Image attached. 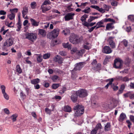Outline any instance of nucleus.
I'll use <instances>...</instances> for the list:
<instances>
[{
    "instance_id": "63",
    "label": "nucleus",
    "mask_w": 134,
    "mask_h": 134,
    "mask_svg": "<svg viewBox=\"0 0 134 134\" xmlns=\"http://www.w3.org/2000/svg\"><path fill=\"white\" fill-rule=\"evenodd\" d=\"M126 122L128 124V126L129 128H130V126L132 124L129 120H127L126 121Z\"/></svg>"
},
{
    "instance_id": "10",
    "label": "nucleus",
    "mask_w": 134,
    "mask_h": 134,
    "mask_svg": "<svg viewBox=\"0 0 134 134\" xmlns=\"http://www.w3.org/2000/svg\"><path fill=\"white\" fill-rule=\"evenodd\" d=\"M83 62H80L76 64L75 66L74 69L72 70V72H74L77 70H80L83 67Z\"/></svg>"
},
{
    "instance_id": "12",
    "label": "nucleus",
    "mask_w": 134,
    "mask_h": 134,
    "mask_svg": "<svg viewBox=\"0 0 134 134\" xmlns=\"http://www.w3.org/2000/svg\"><path fill=\"white\" fill-rule=\"evenodd\" d=\"M112 51L111 48L108 46H105L102 50V52L103 53L107 54L111 53Z\"/></svg>"
},
{
    "instance_id": "36",
    "label": "nucleus",
    "mask_w": 134,
    "mask_h": 134,
    "mask_svg": "<svg viewBox=\"0 0 134 134\" xmlns=\"http://www.w3.org/2000/svg\"><path fill=\"white\" fill-rule=\"evenodd\" d=\"M104 23V22L102 19L100 21L97 23L96 24V25L98 26H103L102 27H104L105 26L102 25Z\"/></svg>"
},
{
    "instance_id": "21",
    "label": "nucleus",
    "mask_w": 134,
    "mask_h": 134,
    "mask_svg": "<svg viewBox=\"0 0 134 134\" xmlns=\"http://www.w3.org/2000/svg\"><path fill=\"white\" fill-rule=\"evenodd\" d=\"M22 12L23 16L24 18L28 13V8L27 7H25L23 8Z\"/></svg>"
},
{
    "instance_id": "2",
    "label": "nucleus",
    "mask_w": 134,
    "mask_h": 134,
    "mask_svg": "<svg viewBox=\"0 0 134 134\" xmlns=\"http://www.w3.org/2000/svg\"><path fill=\"white\" fill-rule=\"evenodd\" d=\"M69 41L73 44H77L80 42V40L76 35L72 34H71L70 37Z\"/></svg>"
},
{
    "instance_id": "11",
    "label": "nucleus",
    "mask_w": 134,
    "mask_h": 134,
    "mask_svg": "<svg viewBox=\"0 0 134 134\" xmlns=\"http://www.w3.org/2000/svg\"><path fill=\"white\" fill-rule=\"evenodd\" d=\"M75 14L72 13H68L65 16L64 18L65 21H69L72 19L75 15Z\"/></svg>"
},
{
    "instance_id": "31",
    "label": "nucleus",
    "mask_w": 134,
    "mask_h": 134,
    "mask_svg": "<svg viewBox=\"0 0 134 134\" xmlns=\"http://www.w3.org/2000/svg\"><path fill=\"white\" fill-rule=\"evenodd\" d=\"M62 33L65 35H66L69 34L70 32V30L69 29H66L63 31Z\"/></svg>"
},
{
    "instance_id": "34",
    "label": "nucleus",
    "mask_w": 134,
    "mask_h": 134,
    "mask_svg": "<svg viewBox=\"0 0 134 134\" xmlns=\"http://www.w3.org/2000/svg\"><path fill=\"white\" fill-rule=\"evenodd\" d=\"M88 17V15L86 14H84L83 15L81 18V20L82 22L85 21L86 20V18Z\"/></svg>"
},
{
    "instance_id": "29",
    "label": "nucleus",
    "mask_w": 134,
    "mask_h": 134,
    "mask_svg": "<svg viewBox=\"0 0 134 134\" xmlns=\"http://www.w3.org/2000/svg\"><path fill=\"white\" fill-rule=\"evenodd\" d=\"M104 23L105 22H112L115 23V21L114 19L110 18H105L103 19Z\"/></svg>"
},
{
    "instance_id": "13",
    "label": "nucleus",
    "mask_w": 134,
    "mask_h": 134,
    "mask_svg": "<svg viewBox=\"0 0 134 134\" xmlns=\"http://www.w3.org/2000/svg\"><path fill=\"white\" fill-rule=\"evenodd\" d=\"M90 7L96 9L102 13H104L105 12V10L104 9L102 8H100L98 6L92 5L90 6Z\"/></svg>"
},
{
    "instance_id": "16",
    "label": "nucleus",
    "mask_w": 134,
    "mask_h": 134,
    "mask_svg": "<svg viewBox=\"0 0 134 134\" xmlns=\"http://www.w3.org/2000/svg\"><path fill=\"white\" fill-rule=\"evenodd\" d=\"M30 21L32 26L35 27H37L38 26L39 22L37 21L35 19L31 18L30 19Z\"/></svg>"
},
{
    "instance_id": "59",
    "label": "nucleus",
    "mask_w": 134,
    "mask_h": 134,
    "mask_svg": "<svg viewBox=\"0 0 134 134\" xmlns=\"http://www.w3.org/2000/svg\"><path fill=\"white\" fill-rule=\"evenodd\" d=\"M91 4H94L97 3V0H90Z\"/></svg>"
},
{
    "instance_id": "19",
    "label": "nucleus",
    "mask_w": 134,
    "mask_h": 134,
    "mask_svg": "<svg viewBox=\"0 0 134 134\" xmlns=\"http://www.w3.org/2000/svg\"><path fill=\"white\" fill-rule=\"evenodd\" d=\"M62 45L63 47L65 48H68V49H70L71 48V44H69V43H63Z\"/></svg>"
},
{
    "instance_id": "8",
    "label": "nucleus",
    "mask_w": 134,
    "mask_h": 134,
    "mask_svg": "<svg viewBox=\"0 0 134 134\" xmlns=\"http://www.w3.org/2000/svg\"><path fill=\"white\" fill-rule=\"evenodd\" d=\"M14 42L13 39L12 38H10L7 39L5 42L4 43V45L7 47H9L13 44Z\"/></svg>"
},
{
    "instance_id": "51",
    "label": "nucleus",
    "mask_w": 134,
    "mask_h": 134,
    "mask_svg": "<svg viewBox=\"0 0 134 134\" xmlns=\"http://www.w3.org/2000/svg\"><path fill=\"white\" fill-rule=\"evenodd\" d=\"M85 52V49H81L79 52V54L80 55H82Z\"/></svg>"
},
{
    "instance_id": "53",
    "label": "nucleus",
    "mask_w": 134,
    "mask_h": 134,
    "mask_svg": "<svg viewBox=\"0 0 134 134\" xmlns=\"http://www.w3.org/2000/svg\"><path fill=\"white\" fill-rule=\"evenodd\" d=\"M111 87L113 89L114 91H116L118 89V87L116 86H114V84H113V85H111Z\"/></svg>"
},
{
    "instance_id": "25",
    "label": "nucleus",
    "mask_w": 134,
    "mask_h": 134,
    "mask_svg": "<svg viewBox=\"0 0 134 134\" xmlns=\"http://www.w3.org/2000/svg\"><path fill=\"white\" fill-rule=\"evenodd\" d=\"M64 111L66 112H70L71 111V107L68 105H66L64 106Z\"/></svg>"
},
{
    "instance_id": "7",
    "label": "nucleus",
    "mask_w": 134,
    "mask_h": 134,
    "mask_svg": "<svg viewBox=\"0 0 134 134\" xmlns=\"http://www.w3.org/2000/svg\"><path fill=\"white\" fill-rule=\"evenodd\" d=\"M53 61L57 62L59 64H61L64 60V59L59 55H57L55 56L53 59Z\"/></svg>"
},
{
    "instance_id": "14",
    "label": "nucleus",
    "mask_w": 134,
    "mask_h": 134,
    "mask_svg": "<svg viewBox=\"0 0 134 134\" xmlns=\"http://www.w3.org/2000/svg\"><path fill=\"white\" fill-rule=\"evenodd\" d=\"M51 8V7L50 6H46V5L43 6V5H41L40 9L42 10L43 13H45L46 11L50 10Z\"/></svg>"
},
{
    "instance_id": "46",
    "label": "nucleus",
    "mask_w": 134,
    "mask_h": 134,
    "mask_svg": "<svg viewBox=\"0 0 134 134\" xmlns=\"http://www.w3.org/2000/svg\"><path fill=\"white\" fill-rule=\"evenodd\" d=\"M59 86V83L53 84L52 85V88L53 89H56Z\"/></svg>"
},
{
    "instance_id": "9",
    "label": "nucleus",
    "mask_w": 134,
    "mask_h": 134,
    "mask_svg": "<svg viewBox=\"0 0 134 134\" xmlns=\"http://www.w3.org/2000/svg\"><path fill=\"white\" fill-rule=\"evenodd\" d=\"M114 38L110 37H109L108 40L109 44L112 48L114 49L116 47V45L115 42L113 40Z\"/></svg>"
},
{
    "instance_id": "58",
    "label": "nucleus",
    "mask_w": 134,
    "mask_h": 134,
    "mask_svg": "<svg viewBox=\"0 0 134 134\" xmlns=\"http://www.w3.org/2000/svg\"><path fill=\"white\" fill-rule=\"evenodd\" d=\"M122 77L121 76H118L116 77V79L119 81H122Z\"/></svg>"
},
{
    "instance_id": "57",
    "label": "nucleus",
    "mask_w": 134,
    "mask_h": 134,
    "mask_svg": "<svg viewBox=\"0 0 134 134\" xmlns=\"http://www.w3.org/2000/svg\"><path fill=\"white\" fill-rule=\"evenodd\" d=\"M72 6V4H70L69 5H68L67 6V8L69 10V11H71L73 10V8H71V7Z\"/></svg>"
},
{
    "instance_id": "61",
    "label": "nucleus",
    "mask_w": 134,
    "mask_h": 134,
    "mask_svg": "<svg viewBox=\"0 0 134 134\" xmlns=\"http://www.w3.org/2000/svg\"><path fill=\"white\" fill-rule=\"evenodd\" d=\"M109 81V82L108 83V84L110 85H113L112 84V83L114 81V79L113 78H111V79H109L108 80Z\"/></svg>"
},
{
    "instance_id": "52",
    "label": "nucleus",
    "mask_w": 134,
    "mask_h": 134,
    "mask_svg": "<svg viewBox=\"0 0 134 134\" xmlns=\"http://www.w3.org/2000/svg\"><path fill=\"white\" fill-rule=\"evenodd\" d=\"M130 79L126 76L122 77V81L123 82H127L129 81Z\"/></svg>"
},
{
    "instance_id": "6",
    "label": "nucleus",
    "mask_w": 134,
    "mask_h": 134,
    "mask_svg": "<svg viewBox=\"0 0 134 134\" xmlns=\"http://www.w3.org/2000/svg\"><path fill=\"white\" fill-rule=\"evenodd\" d=\"M37 37V34L35 33H28L26 35V38L32 42L35 40Z\"/></svg>"
},
{
    "instance_id": "43",
    "label": "nucleus",
    "mask_w": 134,
    "mask_h": 134,
    "mask_svg": "<svg viewBox=\"0 0 134 134\" xmlns=\"http://www.w3.org/2000/svg\"><path fill=\"white\" fill-rule=\"evenodd\" d=\"M50 56V54L49 53H47L44 54L43 56V58L44 59H46L49 58Z\"/></svg>"
},
{
    "instance_id": "32",
    "label": "nucleus",
    "mask_w": 134,
    "mask_h": 134,
    "mask_svg": "<svg viewBox=\"0 0 134 134\" xmlns=\"http://www.w3.org/2000/svg\"><path fill=\"white\" fill-rule=\"evenodd\" d=\"M7 16L10 20H13L15 18V14L11 13V14H8Z\"/></svg>"
},
{
    "instance_id": "22",
    "label": "nucleus",
    "mask_w": 134,
    "mask_h": 134,
    "mask_svg": "<svg viewBox=\"0 0 134 134\" xmlns=\"http://www.w3.org/2000/svg\"><path fill=\"white\" fill-rule=\"evenodd\" d=\"M38 35H41L43 37H44L46 35V32L43 29H40L38 31Z\"/></svg>"
},
{
    "instance_id": "15",
    "label": "nucleus",
    "mask_w": 134,
    "mask_h": 134,
    "mask_svg": "<svg viewBox=\"0 0 134 134\" xmlns=\"http://www.w3.org/2000/svg\"><path fill=\"white\" fill-rule=\"evenodd\" d=\"M78 96L76 93L72 94L71 97V99L73 102L75 103L76 102Z\"/></svg>"
},
{
    "instance_id": "30",
    "label": "nucleus",
    "mask_w": 134,
    "mask_h": 134,
    "mask_svg": "<svg viewBox=\"0 0 134 134\" xmlns=\"http://www.w3.org/2000/svg\"><path fill=\"white\" fill-rule=\"evenodd\" d=\"M5 24L8 27H13L14 26V24L12 22H11L10 23H9L8 21H5Z\"/></svg>"
},
{
    "instance_id": "39",
    "label": "nucleus",
    "mask_w": 134,
    "mask_h": 134,
    "mask_svg": "<svg viewBox=\"0 0 134 134\" xmlns=\"http://www.w3.org/2000/svg\"><path fill=\"white\" fill-rule=\"evenodd\" d=\"M51 4V2L49 0H45L41 5H43V6L46 5H47L49 4Z\"/></svg>"
},
{
    "instance_id": "33",
    "label": "nucleus",
    "mask_w": 134,
    "mask_h": 134,
    "mask_svg": "<svg viewBox=\"0 0 134 134\" xmlns=\"http://www.w3.org/2000/svg\"><path fill=\"white\" fill-rule=\"evenodd\" d=\"M99 18L98 16H90L89 19H88V22L90 23L93 20L97 19Z\"/></svg>"
},
{
    "instance_id": "1",
    "label": "nucleus",
    "mask_w": 134,
    "mask_h": 134,
    "mask_svg": "<svg viewBox=\"0 0 134 134\" xmlns=\"http://www.w3.org/2000/svg\"><path fill=\"white\" fill-rule=\"evenodd\" d=\"M76 110L74 115L76 116H79L82 114L84 110V108L82 105H78L76 106L74 108Z\"/></svg>"
},
{
    "instance_id": "20",
    "label": "nucleus",
    "mask_w": 134,
    "mask_h": 134,
    "mask_svg": "<svg viewBox=\"0 0 134 134\" xmlns=\"http://www.w3.org/2000/svg\"><path fill=\"white\" fill-rule=\"evenodd\" d=\"M126 116L125 114L122 113L120 115L119 120L120 122H122L126 118Z\"/></svg>"
},
{
    "instance_id": "40",
    "label": "nucleus",
    "mask_w": 134,
    "mask_h": 134,
    "mask_svg": "<svg viewBox=\"0 0 134 134\" xmlns=\"http://www.w3.org/2000/svg\"><path fill=\"white\" fill-rule=\"evenodd\" d=\"M121 43L125 47H126L127 46L128 42L127 40L124 39L121 42Z\"/></svg>"
},
{
    "instance_id": "54",
    "label": "nucleus",
    "mask_w": 134,
    "mask_h": 134,
    "mask_svg": "<svg viewBox=\"0 0 134 134\" xmlns=\"http://www.w3.org/2000/svg\"><path fill=\"white\" fill-rule=\"evenodd\" d=\"M3 111L6 114L8 115L10 114V111L7 108H5L3 109Z\"/></svg>"
},
{
    "instance_id": "17",
    "label": "nucleus",
    "mask_w": 134,
    "mask_h": 134,
    "mask_svg": "<svg viewBox=\"0 0 134 134\" xmlns=\"http://www.w3.org/2000/svg\"><path fill=\"white\" fill-rule=\"evenodd\" d=\"M114 22L111 23L107 24L106 27V30H109L110 29H112L114 28L113 24Z\"/></svg>"
},
{
    "instance_id": "5",
    "label": "nucleus",
    "mask_w": 134,
    "mask_h": 134,
    "mask_svg": "<svg viewBox=\"0 0 134 134\" xmlns=\"http://www.w3.org/2000/svg\"><path fill=\"white\" fill-rule=\"evenodd\" d=\"M123 63L122 61L119 58L115 59L114 61L113 67L116 69H120L121 68Z\"/></svg>"
},
{
    "instance_id": "60",
    "label": "nucleus",
    "mask_w": 134,
    "mask_h": 134,
    "mask_svg": "<svg viewBox=\"0 0 134 134\" xmlns=\"http://www.w3.org/2000/svg\"><path fill=\"white\" fill-rule=\"evenodd\" d=\"M52 12L54 13H58V14H60V12L58 11L57 10L53 9L52 10Z\"/></svg>"
},
{
    "instance_id": "42",
    "label": "nucleus",
    "mask_w": 134,
    "mask_h": 134,
    "mask_svg": "<svg viewBox=\"0 0 134 134\" xmlns=\"http://www.w3.org/2000/svg\"><path fill=\"white\" fill-rule=\"evenodd\" d=\"M102 126L101 124L98 123L96 125L95 128L98 130L99 129H102Z\"/></svg>"
},
{
    "instance_id": "28",
    "label": "nucleus",
    "mask_w": 134,
    "mask_h": 134,
    "mask_svg": "<svg viewBox=\"0 0 134 134\" xmlns=\"http://www.w3.org/2000/svg\"><path fill=\"white\" fill-rule=\"evenodd\" d=\"M37 60L38 63H41L42 60V56L41 54H36Z\"/></svg>"
},
{
    "instance_id": "56",
    "label": "nucleus",
    "mask_w": 134,
    "mask_h": 134,
    "mask_svg": "<svg viewBox=\"0 0 134 134\" xmlns=\"http://www.w3.org/2000/svg\"><path fill=\"white\" fill-rule=\"evenodd\" d=\"M59 54L62 56H65L66 55V53L64 51H62L60 52Z\"/></svg>"
},
{
    "instance_id": "64",
    "label": "nucleus",
    "mask_w": 134,
    "mask_h": 134,
    "mask_svg": "<svg viewBox=\"0 0 134 134\" xmlns=\"http://www.w3.org/2000/svg\"><path fill=\"white\" fill-rule=\"evenodd\" d=\"M97 131L96 129L94 128L91 131V134H96L97 133Z\"/></svg>"
},
{
    "instance_id": "18",
    "label": "nucleus",
    "mask_w": 134,
    "mask_h": 134,
    "mask_svg": "<svg viewBox=\"0 0 134 134\" xmlns=\"http://www.w3.org/2000/svg\"><path fill=\"white\" fill-rule=\"evenodd\" d=\"M82 46L83 48L87 50H89L91 48V44L87 42L84 43L83 45Z\"/></svg>"
},
{
    "instance_id": "27",
    "label": "nucleus",
    "mask_w": 134,
    "mask_h": 134,
    "mask_svg": "<svg viewBox=\"0 0 134 134\" xmlns=\"http://www.w3.org/2000/svg\"><path fill=\"white\" fill-rule=\"evenodd\" d=\"M31 82L32 84L34 85L37 84L40 82V80L38 78L35 79L31 80Z\"/></svg>"
},
{
    "instance_id": "50",
    "label": "nucleus",
    "mask_w": 134,
    "mask_h": 134,
    "mask_svg": "<svg viewBox=\"0 0 134 134\" xmlns=\"http://www.w3.org/2000/svg\"><path fill=\"white\" fill-rule=\"evenodd\" d=\"M3 95L4 98L7 100L9 99L8 95L5 92L2 93Z\"/></svg>"
},
{
    "instance_id": "49",
    "label": "nucleus",
    "mask_w": 134,
    "mask_h": 134,
    "mask_svg": "<svg viewBox=\"0 0 134 134\" xmlns=\"http://www.w3.org/2000/svg\"><path fill=\"white\" fill-rule=\"evenodd\" d=\"M45 112L47 114H48L49 115H50L51 114V111L49 109L46 108L45 109Z\"/></svg>"
},
{
    "instance_id": "41",
    "label": "nucleus",
    "mask_w": 134,
    "mask_h": 134,
    "mask_svg": "<svg viewBox=\"0 0 134 134\" xmlns=\"http://www.w3.org/2000/svg\"><path fill=\"white\" fill-rule=\"evenodd\" d=\"M91 11V9L90 7H87L86 9L82 10V12L86 13H89Z\"/></svg>"
},
{
    "instance_id": "37",
    "label": "nucleus",
    "mask_w": 134,
    "mask_h": 134,
    "mask_svg": "<svg viewBox=\"0 0 134 134\" xmlns=\"http://www.w3.org/2000/svg\"><path fill=\"white\" fill-rule=\"evenodd\" d=\"M37 5L36 3L34 1L31 2V7L32 9H35Z\"/></svg>"
},
{
    "instance_id": "48",
    "label": "nucleus",
    "mask_w": 134,
    "mask_h": 134,
    "mask_svg": "<svg viewBox=\"0 0 134 134\" xmlns=\"http://www.w3.org/2000/svg\"><path fill=\"white\" fill-rule=\"evenodd\" d=\"M0 87L2 93L5 92V90L6 87L5 86L2 85Z\"/></svg>"
},
{
    "instance_id": "62",
    "label": "nucleus",
    "mask_w": 134,
    "mask_h": 134,
    "mask_svg": "<svg viewBox=\"0 0 134 134\" xmlns=\"http://www.w3.org/2000/svg\"><path fill=\"white\" fill-rule=\"evenodd\" d=\"M112 5L113 6H116L117 4V2L116 1H113L111 3Z\"/></svg>"
},
{
    "instance_id": "4",
    "label": "nucleus",
    "mask_w": 134,
    "mask_h": 134,
    "mask_svg": "<svg viewBox=\"0 0 134 134\" xmlns=\"http://www.w3.org/2000/svg\"><path fill=\"white\" fill-rule=\"evenodd\" d=\"M79 97L80 98H84L88 95L87 91L83 89H80L76 92Z\"/></svg>"
},
{
    "instance_id": "44",
    "label": "nucleus",
    "mask_w": 134,
    "mask_h": 134,
    "mask_svg": "<svg viewBox=\"0 0 134 134\" xmlns=\"http://www.w3.org/2000/svg\"><path fill=\"white\" fill-rule=\"evenodd\" d=\"M128 20L131 21H134V15H130L128 16Z\"/></svg>"
},
{
    "instance_id": "35",
    "label": "nucleus",
    "mask_w": 134,
    "mask_h": 134,
    "mask_svg": "<svg viewBox=\"0 0 134 134\" xmlns=\"http://www.w3.org/2000/svg\"><path fill=\"white\" fill-rule=\"evenodd\" d=\"M17 26L18 27V29H16V31H19L20 30L21 26V23L20 21H19L17 24Z\"/></svg>"
},
{
    "instance_id": "24",
    "label": "nucleus",
    "mask_w": 134,
    "mask_h": 134,
    "mask_svg": "<svg viewBox=\"0 0 134 134\" xmlns=\"http://www.w3.org/2000/svg\"><path fill=\"white\" fill-rule=\"evenodd\" d=\"M18 116V114L15 113L10 116V118L12 119L13 122H14L16 120V118Z\"/></svg>"
},
{
    "instance_id": "47",
    "label": "nucleus",
    "mask_w": 134,
    "mask_h": 134,
    "mask_svg": "<svg viewBox=\"0 0 134 134\" xmlns=\"http://www.w3.org/2000/svg\"><path fill=\"white\" fill-rule=\"evenodd\" d=\"M66 88L65 87H63L59 92V93L61 94H63L65 91H66Z\"/></svg>"
},
{
    "instance_id": "23",
    "label": "nucleus",
    "mask_w": 134,
    "mask_h": 134,
    "mask_svg": "<svg viewBox=\"0 0 134 134\" xmlns=\"http://www.w3.org/2000/svg\"><path fill=\"white\" fill-rule=\"evenodd\" d=\"M16 72H18L19 74H20L22 73V70L19 65H17L16 66Z\"/></svg>"
},
{
    "instance_id": "3",
    "label": "nucleus",
    "mask_w": 134,
    "mask_h": 134,
    "mask_svg": "<svg viewBox=\"0 0 134 134\" xmlns=\"http://www.w3.org/2000/svg\"><path fill=\"white\" fill-rule=\"evenodd\" d=\"M60 30L58 28L54 29L51 32H50L49 34V36L50 39L52 38H55L57 37L58 36Z\"/></svg>"
},
{
    "instance_id": "55",
    "label": "nucleus",
    "mask_w": 134,
    "mask_h": 134,
    "mask_svg": "<svg viewBox=\"0 0 134 134\" xmlns=\"http://www.w3.org/2000/svg\"><path fill=\"white\" fill-rule=\"evenodd\" d=\"M77 50V49L76 47L74 48L71 50V53L72 54H73L76 52Z\"/></svg>"
},
{
    "instance_id": "26",
    "label": "nucleus",
    "mask_w": 134,
    "mask_h": 134,
    "mask_svg": "<svg viewBox=\"0 0 134 134\" xmlns=\"http://www.w3.org/2000/svg\"><path fill=\"white\" fill-rule=\"evenodd\" d=\"M104 129L106 131H110L111 130V125L109 122H108L105 126Z\"/></svg>"
},
{
    "instance_id": "45",
    "label": "nucleus",
    "mask_w": 134,
    "mask_h": 134,
    "mask_svg": "<svg viewBox=\"0 0 134 134\" xmlns=\"http://www.w3.org/2000/svg\"><path fill=\"white\" fill-rule=\"evenodd\" d=\"M18 9L17 8H14L12 9H10V11L11 13L12 14H14L18 12Z\"/></svg>"
},
{
    "instance_id": "38",
    "label": "nucleus",
    "mask_w": 134,
    "mask_h": 134,
    "mask_svg": "<svg viewBox=\"0 0 134 134\" xmlns=\"http://www.w3.org/2000/svg\"><path fill=\"white\" fill-rule=\"evenodd\" d=\"M59 77L57 75H54L51 77V79L54 82H55L57 81V80L58 79Z\"/></svg>"
}]
</instances>
